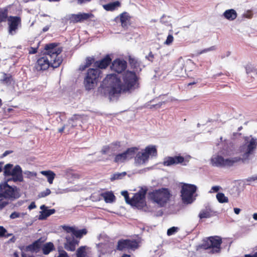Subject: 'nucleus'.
<instances>
[{"label": "nucleus", "instance_id": "f257e3e1", "mask_svg": "<svg viewBox=\"0 0 257 257\" xmlns=\"http://www.w3.org/2000/svg\"><path fill=\"white\" fill-rule=\"evenodd\" d=\"M122 82L115 74L106 75L100 88L104 90L110 97H114L121 93L130 92L138 87V78L135 72L126 71L122 76Z\"/></svg>", "mask_w": 257, "mask_h": 257}, {"label": "nucleus", "instance_id": "f03ea898", "mask_svg": "<svg viewBox=\"0 0 257 257\" xmlns=\"http://www.w3.org/2000/svg\"><path fill=\"white\" fill-rule=\"evenodd\" d=\"M4 176L12 177L0 184V198L11 200L19 198L20 197L19 189L16 186L9 185L8 183L10 181L22 182L24 181L22 168L19 165L14 167L13 164H7L4 167Z\"/></svg>", "mask_w": 257, "mask_h": 257}, {"label": "nucleus", "instance_id": "7ed1b4c3", "mask_svg": "<svg viewBox=\"0 0 257 257\" xmlns=\"http://www.w3.org/2000/svg\"><path fill=\"white\" fill-rule=\"evenodd\" d=\"M248 137H244V140L245 143L239 147V152L243 153L242 158L236 157L224 159L221 156L216 155L213 156L211 159L212 165L221 168L228 167L233 166L235 164L240 161L244 162L248 160L250 156L254 154L257 147L256 139L251 138L249 141H248Z\"/></svg>", "mask_w": 257, "mask_h": 257}, {"label": "nucleus", "instance_id": "20e7f679", "mask_svg": "<svg viewBox=\"0 0 257 257\" xmlns=\"http://www.w3.org/2000/svg\"><path fill=\"white\" fill-rule=\"evenodd\" d=\"M46 52L43 56L37 60L35 68L37 71H44L51 66L57 68L62 62V59L58 57L62 52L61 48H58L56 43H50L45 46Z\"/></svg>", "mask_w": 257, "mask_h": 257}, {"label": "nucleus", "instance_id": "39448f33", "mask_svg": "<svg viewBox=\"0 0 257 257\" xmlns=\"http://www.w3.org/2000/svg\"><path fill=\"white\" fill-rule=\"evenodd\" d=\"M65 232L67 235L65 237V249L68 251H74L76 246L80 242V240L88 233L86 228L78 229L75 226L65 225Z\"/></svg>", "mask_w": 257, "mask_h": 257}, {"label": "nucleus", "instance_id": "423d86ee", "mask_svg": "<svg viewBox=\"0 0 257 257\" xmlns=\"http://www.w3.org/2000/svg\"><path fill=\"white\" fill-rule=\"evenodd\" d=\"M172 195L168 188H162L149 193L150 199L160 207H164L169 202Z\"/></svg>", "mask_w": 257, "mask_h": 257}, {"label": "nucleus", "instance_id": "0eeeda50", "mask_svg": "<svg viewBox=\"0 0 257 257\" xmlns=\"http://www.w3.org/2000/svg\"><path fill=\"white\" fill-rule=\"evenodd\" d=\"M102 71L97 68H89L84 78V85L87 90L93 89L102 77Z\"/></svg>", "mask_w": 257, "mask_h": 257}, {"label": "nucleus", "instance_id": "6e6552de", "mask_svg": "<svg viewBox=\"0 0 257 257\" xmlns=\"http://www.w3.org/2000/svg\"><path fill=\"white\" fill-rule=\"evenodd\" d=\"M222 239L218 236H210L204 239L201 247L204 249H211L212 253H218L221 250Z\"/></svg>", "mask_w": 257, "mask_h": 257}, {"label": "nucleus", "instance_id": "1a4fd4ad", "mask_svg": "<svg viewBox=\"0 0 257 257\" xmlns=\"http://www.w3.org/2000/svg\"><path fill=\"white\" fill-rule=\"evenodd\" d=\"M140 243L141 241L139 239H121L117 242L116 249L119 251H135L139 248Z\"/></svg>", "mask_w": 257, "mask_h": 257}, {"label": "nucleus", "instance_id": "9d476101", "mask_svg": "<svg viewBox=\"0 0 257 257\" xmlns=\"http://www.w3.org/2000/svg\"><path fill=\"white\" fill-rule=\"evenodd\" d=\"M196 190L197 187L195 185L184 183L182 186L181 190V196L183 202L191 203L192 197Z\"/></svg>", "mask_w": 257, "mask_h": 257}, {"label": "nucleus", "instance_id": "9b49d317", "mask_svg": "<svg viewBox=\"0 0 257 257\" xmlns=\"http://www.w3.org/2000/svg\"><path fill=\"white\" fill-rule=\"evenodd\" d=\"M147 189L142 188L137 193H135L131 199L130 204L138 208H143L146 205L145 201Z\"/></svg>", "mask_w": 257, "mask_h": 257}, {"label": "nucleus", "instance_id": "f8f14e48", "mask_svg": "<svg viewBox=\"0 0 257 257\" xmlns=\"http://www.w3.org/2000/svg\"><path fill=\"white\" fill-rule=\"evenodd\" d=\"M94 16L91 13H79L77 14H72L69 17L71 22L73 23H82L84 21L91 20Z\"/></svg>", "mask_w": 257, "mask_h": 257}, {"label": "nucleus", "instance_id": "ddd939ff", "mask_svg": "<svg viewBox=\"0 0 257 257\" xmlns=\"http://www.w3.org/2000/svg\"><path fill=\"white\" fill-rule=\"evenodd\" d=\"M47 237L46 236H43L37 240L34 241L32 244L27 245L26 247V251H30L31 252L37 253L39 252L42 248L43 244L46 241Z\"/></svg>", "mask_w": 257, "mask_h": 257}, {"label": "nucleus", "instance_id": "4468645a", "mask_svg": "<svg viewBox=\"0 0 257 257\" xmlns=\"http://www.w3.org/2000/svg\"><path fill=\"white\" fill-rule=\"evenodd\" d=\"M127 67V63L124 60L116 59L112 62L110 69L112 71L120 74L123 72Z\"/></svg>", "mask_w": 257, "mask_h": 257}, {"label": "nucleus", "instance_id": "2eb2a0df", "mask_svg": "<svg viewBox=\"0 0 257 257\" xmlns=\"http://www.w3.org/2000/svg\"><path fill=\"white\" fill-rule=\"evenodd\" d=\"M9 32L13 34L18 29L19 25L21 24V18L17 16H10L8 19Z\"/></svg>", "mask_w": 257, "mask_h": 257}, {"label": "nucleus", "instance_id": "dca6fc26", "mask_svg": "<svg viewBox=\"0 0 257 257\" xmlns=\"http://www.w3.org/2000/svg\"><path fill=\"white\" fill-rule=\"evenodd\" d=\"M184 162V158L182 156L168 157L165 158L163 162L165 166H170L179 164H182Z\"/></svg>", "mask_w": 257, "mask_h": 257}, {"label": "nucleus", "instance_id": "f3484780", "mask_svg": "<svg viewBox=\"0 0 257 257\" xmlns=\"http://www.w3.org/2000/svg\"><path fill=\"white\" fill-rule=\"evenodd\" d=\"M148 161L149 159L143 151L138 152L135 157V164L138 166L145 164Z\"/></svg>", "mask_w": 257, "mask_h": 257}, {"label": "nucleus", "instance_id": "a211bd4d", "mask_svg": "<svg viewBox=\"0 0 257 257\" xmlns=\"http://www.w3.org/2000/svg\"><path fill=\"white\" fill-rule=\"evenodd\" d=\"M111 59L109 55H106L104 58L99 61H96L95 63V66L97 69H106L111 63Z\"/></svg>", "mask_w": 257, "mask_h": 257}, {"label": "nucleus", "instance_id": "6ab92c4d", "mask_svg": "<svg viewBox=\"0 0 257 257\" xmlns=\"http://www.w3.org/2000/svg\"><path fill=\"white\" fill-rule=\"evenodd\" d=\"M80 175L73 170H68L65 172V179L67 180L68 183H72L75 180L79 179Z\"/></svg>", "mask_w": 257, "mask_h": 257}, {"label": "nucleus", "instance_id": "aec40b11", "mask_svg": "<svg viewBox=\"0 0 257 257\" xmlns=\"http://www.w3.org/2000/svg\"><path fill=\"white\" fill-rule=\"evenodd\" d=\"M143 152L147 156V158L149 159L150 156L152 157H156L157 156V150L155 146L149 145L143 150Z\"/></svg>", "mask_w": 257, "mask_h": 257}, {"label": "nucleus", "instance_id": "412c9836", "mask_svg": "<svg viewBox=\"0 0 257 257\" xmlns=\"http://www.w3.org/2000/svg\"><path fill=\"white\" fill-rule=\"evenodd\" d=\"M245 70L248 77L251 78L257 77V68L251 64H248L246 65Z\"/></svg>", "mask_w": 257, "mask_h": 257}, {"label": "nucleus", "instance_id": "4be33fe9", "mask_svg": "<svg viewBox=\"0 0 257 257\" xmlns=\"http://www.w3.org/2000/svg\"><path fill=\"white\" fill-rule=\"evenodd\" d=\"M106 203H112L115 200V197L111 191H106L100 194Z\"/></svg>", "mask_w": 257, "mask_h": 257}, {"label": "nucleus", "instance_id": "5701e85b", "mask_svg": "<svg viewBox=\"0 0 257 257\" xmlns=\"http://www.w3.org/2000/svg\"><path fill=\"white\" fill-rule=\"evenodd\" d=\"M138 150L139 149L137 147H131L128 148L125 152H124L126 160H129L135 158L136 153Z\"/></svg>", "mask_w": 257, "mask_h": 257}, {"label": "nucleus", "instance_id": "b1692460", "mask_svg": "<svg viewBox=\"0 0 257 257\" xmlns=\"http://www.w3.org/2000/svg\"><path fill=\"white\" fill-rule=\"evenodd\" d=\"M40 173L46 177L47 181L50 184H52L56 176V174L51 170L41 171Z\"/></svg>", "mask_w": 257, "mask_h": 257}, {"label": "nucleus", "instance_id": "393cba45", "mask_svg": "<svg viewBox=\"0 0 257 257\" xmlns=\"http://www.w3.org/2000/svg\"><path fill=\"white\" fill-rule=\"evenodd\" d=\"M223 15L225 18L229 21H233L237 17V13L233 9L226 10Z\"/></svg>", "mask_w": 257, "mask_h": 257}, {"label": "nucleus", "instance_id": "a878e982", "mask_svg": "<svg viewBox=\"0 0 257 257\" xmlns=\"http://www.w3.org/2000/svg\"><path fill=\"white\" fill-rule=\"evenodd\" d=\"M42 250L44 254L47 255L50 252L55 249V247L53 243L51 242H47L42 245Z\"/></svg>", "mask_w": 257, "mask_h": 257}, {"label": "nucleus", "instance_id": "bb28decb", "mask_svg": "<svg viewBox=\"0 0 257 257\" xmlns=\"http://www.w3.org/2000/svg\"><path fill=\"white\" fill-rule=\"evenodd\" d=\"M120 6V2L119 1H115L104 5L103 6V7L107 11H113Z\"/></svg>", "mask_w": 257, "mask_h": 257}, {"label": "nucleus", "instance_id": "cd10ccee", "mask_svg": "<svg viewBox=\"0 0 257 257\" xmlns=\"http://www.w3.org/2000/svg\"><path fill=\"white\" fill-rule=\"evenodd\" d=\"M213 215V211L210 209L201 210L198 216L200 219L209 218Z\"/></svg>", "mask_w": 257, "mask_h": 257}, {"label": "nucleus", "instance_id": "c85d7f7f", "mask_svg": "<svg viewBox=\"0 0 257 257\" xmlns=\"http://www.w3.org/2000/svg\"><path fill=\"white\" fill-rule=\"evenodd\" d=\"M55 212L54 209H45L41 212V214L39 215V219L44 220L46 219L48 216L53 214Z\"/></svg>", "mask_w": 257, "mask_h": 257}, {"label": "nucleus", "instance_id": "c756f323", "mask_svg": "<svg viewBox=\"0 0 257 257\" xmlns=\"http://www.w3.org/2000/svg\"><path fill=\"white\" fill-rule=\"evenodd\" d=\"M8 18V10L7 8H0V23L6 22Z\"/></svg>", "mask_w": 257, "mask_h": 257}, {"label": "nucleus", "instance_id": "7c9ffc66", "mask_svg": "<svg viewBox=\"0 0 257 257\" xmlns=\"http://www.w3.org/2000/svg\"><path fill=\"white\" fill-rule=\"evenodd\" d=\"M86 246H81L76 250V257H85L86 255Z\"/></svg>", "mask_w": 257, "mask_h": 257}, {"label": "nucleus", "instance_id": "2f4dec72", "mask_svg": "<svg viewBox=\"0 0 257 257\" xmlns=\"http://www.w3.org/2000/svg\"><path fill=\"white\" fill-rule=\"evenodd\" d=\"M129 20V17L126 13H123L120 15V21L122 27L127 26V22Z\"/></svg>", "mask_w": 257, "mask_h": 257}, {"label": "nucleus", "instance_id": "473e14b6", "mask_svg": "<svg viewBox=\"0 0 257 257\" xmlns=\"http://www.w3.org/2000/svg\"><path fill=\"white\" fill-rule=\"evenodd\" d=\"M126 157L124 152L116 155L114 159V162L117 163H122L126 161Z\"/></svg>", "mask_w": 257, "mask_h": 257}, {"label": "nucleus", "instance_id": "72a5a7b5", "mask_svg": "<svg viewBox=\"0 0 257 257\" xmlns=\"http://www.w3.org/2000/svg\"><path fill=\"white\" fill-rule=\"evenodd\" d=\"M216 198L219 203H227L228 199L223 193H218L216 195Z\"/></svg>", "mask_w": 257, "mask_h": 257}, {"label": "nucleus", "instance_id": "f704fd0d", "mask_svg": "<svg viewBox=\"0 0 257 257\" xmlns=\"http://www.w3.org/2000/svg\"><path fill=\"white\" fill-rule=\"evenodd\" d=\"M126 175V173L125 172H123L122 173H117L113 174L112 176L110 178L111 181H113L115 180H118L122 179L123 177H124Z\"/></svg>", "mask_w": 257, "mask_h": 257}, {"label": "nucleus", "instance_id": "c9c22d12", "mask_svg": "<svg viewBox=\"0 0 257 257\" xmlns=\"http://www.w3.org/2000/svg\"><path fill=\"white\" fill-rule=\"evenodd\" d=\"M216 49V47L215 46H212L210 47H209V48H205V49H204L203 50H201L199 51H198L197 52V54L198 55H201L202 54H203V53H207L209 51H214Z\"/></svg>", "mask_w": 257, "mask_h": 257}, {"label": "nucleus", "instance_id": "e433bc0d", "mask_svg": "<svg viewBox=\"0 0 257 257\" xmlns=\"http://www.w3.org/2000/svg\"><path fill=\"white\" fill-rule=\"evenodd\" d=\"M129 63L131 66V67L133 68H137L139 66V63L138 61L133 58H130L129 59Z\"/></svg>", "mask_w": 257, "mask_h": 257}, {"label": "nucleus", "instance_id": "4c0bfd02", "mask_svg": "<svg viewBox=\"0 0 257 257\" xmlns=\"http://www.w3.org/2000/svg\"><path fill=\"white\" fill-rule=\"evenodd\" d=\"M51 193V190L49 189H46L45 191L40 192L39 195L38 197L39 198H43L47 196L50 195Z\"/></svg>", "mask_w": 257, "mask_h": 257}, {"label": "nucleus", "instance_id": "58836bf2", "mask_svg": "<svg viewBox=\"0 0 257 257\" xmlns=\"http://www.w3.org/2000/svg\"><path fill=\"white\" fill-rule=\"evenodd\" d=\"M12 76L11 75L8 76L6 73L4 74V76L1 81L4 83L8 84L11 82V79Z\"/></svg>", "mask_w": 257, "mask_h": 257}, {"label": "nucleus", "instance_id": "ea45409f", "mask_svg": "<svg viewBox=\"0 0 257 257\" xmlns=\"http://www.w3.org/2000/svg\"><path fill=\"white\" fill-rule=\"evenodd\" d=\"M94 60L95 59L94 58L88 57L86 58L85 64L88 68L94 62Z\"/></svg>", "mask_w": 257, "mask_h": 257}, {"label": "nucleus", "instance_id": "a19ab883", "mask_svg": "<svg viewBox=\"0 0 257 257\" xmlns=\"http://www.w3.org/2000/svg\"><path fill=\"white\" fill-rule=\"evenodd\" d=\"M121 194L124 197L125 202L130 204L131 199L130 198L128 192L127 191H123L121 192Z\"/></svg>", "mask_w": 257, "mask_h": 257}, {"label": "nucleus", "instance_id": "79ce46f5", "mask_svg": "<svg viewBox=\"0 0 257 257\" xmlns=\"http://www.w3.org/2000/svg\"><path fill=\"white\" fill-rule=\"evenodd\" d=\"M178 228L177 227H172L169 228L167 230V235L169 236L172 235L177 232Z\"/></svg>", "mask_w": 257, "mask_h": 257}, {"label": "nucleus", "instance_id": "37998d69", "mask_svg": "<svg viewBox=\"0 0 257 257\" xmlns=\"http://www.w3.org/2000/svg\"><path fill=\"white\" fill-rule=\"evenodd\" d=\"M4 198H0V210L3 209L9 204V202L7 200H4Z\"/></svg>", "mask_w": 257, "mask_h": 257}, {"label": "nucleus", "instance_id": "c03bdc74", "mask_svg": "<svg viewBox=\"0 0 257 257\" xmlns=\"http://www.w3.org/2000/svg\"><path fill=\"white\" fill-rule=\"evenodd\" d=\"M174 40V37L172 35H169L167 38L165 44L167 45H170L171 44Z\"/></svg>", "mask_w": 257, "mask_h": 257}, {"label": "nucleus", "instance_id": "a18cd8bd", "mask_svg": "<svg viewBox=\"0 0 257 257\" xmlns=\"http://www.w3.org/2000/svg\"><path fill=\"white\" fill-rule=\"evenodd\" d=\"M7 232V230L3 226H0V237L5 236V234Z\"/></svg>", "mask_w": 257, "mask_h": 257}, {"label": "nucleus", "instance_id": "49530a36", "mask_svg": "<svg viewBox=\"0 0 257 257\" xmlns=\"http://www.w3.org/2000/svg\"><path fill=\"white\" fill-rule=\"evenodd\" d=\"M20 216V213L17 212H14L11 214L10 218L11 219H15V218L19 217Z\"/></svg>", "mask_w": 257, "mask_h": 257}, {"label": "nucleus", "instance_id": "de8ad7c7", "mask_svg": "<svg viewBox=\"0 0 257 257\" xmlns=\"http://www.w3.org/2000/svg\"><path fill=\"white\" fill-rule=\"evenodd\" d=\"M38 48L30 47L29 50V54H34L37 52Z\"/></svg>", "mask_w": 257, "mask_h": 257}, {"label": "nucleus", "instance_id": "09e8293b", "mask_svg": "<svg viewBox=\"0 0 257 257\" xmlns=\"http://www.w3.org/2000/svg\"><path fill=\"white\" fill-rule=\"evenodd\" d=\"M147 58L150 61H151V62L153 61V60H154V55H153V53L152 52H150L149 53L148 55L147 56Z\"/></svg>", "mask_w": 257, "mask_h": 257}, {"label": "nucleus", "instance_id": "8fccbe9b", "mask_svg": "<svg viewBox=\"0 0 257 257\" xmlns=\"http://www.w3.org/2000/svg\"><path fill=\"white\" fill-rule=\"evenodd\" d=\"M219 189H220V187L219 186H213L211 188V189L210 191V193H212V192H218L219 190Z\"/></svg>", "mask_w": 257, "mask_h": 257}, {"label": "nucleus", "instance_id": "3c124183", "mask_svg": "<svg viewBox=\"0 0 257 257\" xmlns=\"http://www.w3.org/2000/svg\"><path fill=\"white\" fill-rule=\"evenodd\" d=\"M109 150V147H105L104 148H103V149H102L101 150V153L102 154H106L108 152V151Z\"/></svg>", "mask_w": 257, "mask_h": 257}, {"label": "nucleus", "instance_id": "603ef678", "mask_svg": "<svg viewBox=\"0 0 257 257\" xmlns=\"http://www.w3.org/2000/svg\"><path fill=\"white\" fill-rule=\"evenodd\" d=\"M36 207V205L35 204V203L34 202H32L28 206V209L29 210H32L33 209H34Z\"/></svg>", "mask_w": 257, "mask_h": 257}, {"label": "nucleus", "instance_id": "864d4df0", "mask_svg": "<svg viewBox=\"0 0 257 257\" xmlns=\"http://www.w3.org/2000/svg\"><path fill=\"white\" fill-rule=\"evenodd\" d=\"M13 152V151H11V150H7V151H6L2 155V157H5L6 156H7V155H8L9 154H10L11 153H12Z\"/></svg>", "mask_w": 257, "mask_h": 257}, {"label": "nucleus", "instance_id": "5fc2aeb1", "mask_svg": "<svg viewBox=\"0 0 257 257\" xmlns=\"http://www.w3.org/2000/svg\"><path fill=\"white\" fill-rule=\"evenodd\" d=\"M78 4L81 5L90 2L91 0H77Z\"/></svg>", "mask_w": 257, "mask_h": 257}, {"label": "nucleus", "instance_id": "6e6d98bb", "mask_svg": "<svg viewBox=\"0 0 257 257\" xmlns=\"http://www.w3.org/2000/svg\"><path fill=\"white\" fill-rule=\"evenodd\" d=\"M86 68H88L85 64L81 65L79 67V70L83 71H84Z\"/></svg>", "mask_w": 257, "mask_h": 257}, {"label": "nucleus", "instance_id": "4d7b16f0", "mask_svg": "<svg viewBox=\"0 0 257 257\" xmlns=\"http://www.w3.org/2000/svg\"><path fill=\"white\" fill-rule=\"evenodd\" d=\"M244 257H257V252H255L253 254H245Z\"/></svg>", "mask_w": 257, "mask_h": 257}, {"label": "nucleus", "instance_id": "13d9d810", "mask_svg": "<svg viewBox=\"0 0 257 257\" xmlns=\"http://www.w3.org/2000/svg\"><path fill=\"white\" fill-rule=\"evenodd\" d=\"M240 209L238 208H234V211L236 214H238L240 212Z\"/></svg>", "mask_w": 257, "mask_h": 257}, {"label": "nucleus", "instance_id": "bf43d9fd", "mask_svg": "<svg viewBox=\"0 0 257 257\" xmlns=\"http://www.w3.org/2000/svg\"><path fill=\"white\" fill-rule=\"evenodd\" d=\"M21 255H22V257H35L33 255H28V254H27L26 253H25L24 252H22Z\"/></svg>", "mask_w": 257, "mask_h": 257}, {"label": "nucleus", "instance_id": "052dcab7", "mask_svg": "<svg viewBox=\"0 0 257 257\" xmlns=\"http://www.w3.org/2000/svg\"><path fill=\"white\" fill-rule=\"evenodd\" d=\"M4 163L3 162H0V173L3 171V167Z\"/></svg>", "mask_w": 257, "mask_h": 257}, {"label": "nucleus", "instance_id": "680f3d73", "mask_svg": "<svg viewBox=\"0 0 257 257\" xmlns=\"http://www.w3.org/2000/svg\"><path fill=\"white\" fill-rule=\"evenodd\" d=\"M222 74H223L222 73H217V74H216L214 75L213 77L216 78L217 77H219V76H221Z\"/></svg>", "mask_w": 257, "mask_h": 257}, {"label": "nucleus", "instance_id": "e2e57ef3", "mask_svg": "<svg viewBox=\"0 0 257 257\" xmlns=\"http://www.w3.org/2000/svg\"><path fill=\"white\" fill-rule=\"evenodd\" d=\"M58 257H64V251H62L60 252Z\"/></svg>", "mask_w": 257, "mask_h": 257}, {"label": "nucleus", "instance_id": "0e129e2a", "mask_svg": "<svg viewBox=\"0 0 257 257\" xmlns=\"http://www.w3.org/2000/svg\"><path fill=\"white\" fill-rule=\"evenodd\" d=\"M253 218L254 220H257V213H255L253 214Z\"/></svg>", "mask_w": 257, "mask_h": 257}, {"label": "nucleus", "instance_id": "69168bd1", "mask_svg": "<svg viewBox=\"0 0 257 257\" xmlns=\"http://www.w3.org/2000/svg\"><path fill=\"white\" fill-rule=\"evenodd\" d=\"M121 257H131L130 254L124 253Z\"/></svg>", "mask_w": 257, "mask_h": 257}, {"label": "nucleus", "instance_id": "338daca9", "mask_svg": "<svg viewBox=\"0 0 257 257\" xmlns=\"http://www.w3.org/2000/svg\"><path fill=\"white\" fill-rule=\"evenodd\" d=\"M48 29H49V28L48 27H46L43 28V31L44 32H46L48 30Z\"/></svg>", "mask_w": 257, "mask_h": 257}, {"label": "nucleus", "instance_id": "774afa93", "mask_svg": "<svg viewBox=\"0 0 257 257\" xmlns=\"http://www.w3.org/2000/svg\"><path fill=\"white\" fill-rule=\"evenodd\" d=\"M14 257H19V254L17 252H15L14 253Z\"/></svg>", "mask_w": 257, "mask_h": 257}]
</instances>
